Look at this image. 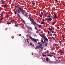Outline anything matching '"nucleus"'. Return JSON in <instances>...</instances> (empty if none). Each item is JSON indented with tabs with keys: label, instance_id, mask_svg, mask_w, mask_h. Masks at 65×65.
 I'll return each instance as SVG.
<instances>
[{
	"label": "nucleus",
	"instance_id": "nucleus-8",
	"mask_svg": "<svg viewBox=\"0 0 65 65\" xmlns=\"http://www.w3.org/2000/svg\"><path fill=\"white\" fill-rule=\"evenodd\" d=\"M47 56H49L50 57H52V56H53V55H49V54H47Z\"/></svg>",
	"mask_w": 65,
	"mask_h": 65
},
{
	"label": "nucleus",
	"instance_id": "nucleus-16",
	"mask_svg": "<svg viewBox=\"0 0 65 65\" xmlns=\"http://www.w3.org/2000/svg\"><path fill=\"white\" fill-rule=\"evenodd\" d=\"M42 44H39V46H40V47H41V46H42Z\"/></svg>",
	"mask_w": 65,
	"mask_h": 65
},
{
	"label": "nucleus",
	"instance_id": "nucleus-63",
	"mask_svg": "<svg viewBox=\"0 0 65 65\" xmlns=\"http://www.w3.org/2000/svg\"><path fill=\"white\" fill-rule=\"evenodd\" d=\"M34 12H35V13H36V11H34Z\"/></svg>",
	"mask_w": 65,
	"mask_h": 65
},
{
	"label": "nucleus",
	"instance_id": "nucleus-52",
	"mask_svg": "<svg viewBox=\"0 0 65 65\" xmlns=\"http://www.w3.org/2000/svg\"><path fill=\"white\" fill-rule=\"evenodd\" d=\"M31 55H33V53H31Z\"/></svg>",
	"mask_w": 65,
	"mask_h": 65
},
{
	"label": "nucleus",
	"instance_id": "nucleus-30",
	"mask_svg": "<svg viewBox=\"0 0 65 65\" xmlns=\"http://www.w3.org/2000/svg\"><path fill=\"white\" fill-rule=\"evenodd\" d=\"M42 21L43 22H44V21H45V20H44V19H43V20Z\"/></svg>",
	"mask_w": 65,
	"mask_h": 65
},
{
	"label": "nucleus",
	"instance_id": "nucleus-41",
	"mask_svg": "<svg viewBox=\"0 0 65 65\" xmlns=\"http://www.w3.org/2000/svg\"><path fill=\"white\" fill-rule=\"evenodd\" d=\"M62 37L63 38V40H64V37Z\"/></svg>",
	"mask_w": 65,
	"mask_h": 65
},
{
	"label": "nucleus",
	"instance_id": "nucleus-59",
	"mask_svg": "<svg viewBox=\"0 0 65 65\" xmlns=\"http://www.w3.org/2000/svg\"><path fill=\"white\" fill-rule=\"evenodd\" d=\"M52 30H53V29H50V31H52Z\"/></svg>",
	"mask_w": 65,
	"mask_h": 65
},
{
	"label": "nucleus",
	"instance_id": "nucleus-1",
	"mask_svg": "<svg viewBox=\"0 0 65 65\" xmlns=\"http://www.w3.org/2000/svg\"><path fill=\"white\" fill-rule=\"evenodd\" d=\"M29 37L30 38H31V40H32V41H34L35 42H37V41H36V39L35 38H32V37L30 36H29Z\"/></svg>",
	"mask_w": 65,
	"mask_h": 65
},
{
	"label": "nucleus",
	"instance_id": "nucleus-64",
	"mask_svg": "<svg viewBox=\"0 0 65 65\" xmlns=\"http://www.w3.org/2000/svg\"><path fill=\"white\" fill-rule=\"evenodd\" d=\"M50 36H52V35L51 34L50 35Z\"/></svg>",
	"mask_w": 65,
	"mask_h": 65
},
{
	"label": "nucleus",
	"instance_id": "nucleus-7",
	"mask_svg": "<svg viewBox=\"0 0 65 65\" xmlns=\"http://www.w3.org/2000/svg\"><path fill=\"white\" fill-rule=\"evenodd\" d=\"M21 12V13H22V14H23V15H24V16H26V15H26V14L25 13H24V11H23V12Z\"/></svg>",
	"mask_w": 65,
	"mask_h": 65
},
{
	"label": "nucleus",
	"instance_id": "nucleus-46",
	"mask_svg": "<svg viewBox=\"0 0 65 65\" xmlns=\"http://www.w3.org/2000/svg\"><path fill=\"white\" fill-rule=\"evenodd\" d=\"M40 36H41V37H42V36L40 34H39Z\"/></svg>",
	"mask_w": 65,
	"mask_h": 65
},
{
	"label": "nucleus",
	"instance_id": "nucleus-51",
	"mask_svg": "<svg viewBox=\"0 0 65 65\" xmlns=\"http://www.w3.org/2000/svg\"><path fill=\"white\" fill-rule=\"evenodd\" d=\"M59 58L60 59H61V57H59Z\"/></svg>",
	"mask_w": 65,
	"mask_h": 65
},
{
	"label": "nucleus",
	"instance_id": "nucleus-23",
	"mask_svg": "<svg viewBox=\"0 0 65 65\" xmlns=\"http://www.w3.org/2000/svg\"><path fill=\"white\" fill-rule=\"evenodd\" d=\"M41 37H42V38H43L44 39V38H45V37H44L43 36H42Z\"/></svg>",
	"mask_w": 65,
	"mask_h": 65
},
{
	"label": "nucleus",
	"instance_id": "nucleus-49",
	"mask_svg": "<svg viewBox=\"0 0 65 65\" xmlns=\"http://www.w3.org/2000/svg\"><path fill=\"white\" fill-rule=\"evenodd\" d=\"M57 29H58L59 28V27H57Z\"/></svg>",
	"mask_w": 65,
	"mask_h": 65
},
{
	"label": "nucleus",
	"instance_id": "nucleus-40",
	"mask_svg": "<svg viewBox=\"0 0 65 65\" xmlns=\"http://www.w3.org/2000/svg\"><path fill=\"white\" fill-rule=\"evenodd\" d=\"M15 26L16 27H18V25H17V24H15Z\"/></svg>",
	"mask_w": 65,
	"mask_h": 65
},
{
	"label": "nucleus",
	"instance_id": "nucleus-22",
	"mask_svg": "<svg viewBox=\"0 0 65 65\" xmlns=\"http://www.w3.org/2000/svg\"><path fill=\"white\" fill-rule=\"evenodd\" d=\"M17 10H16L15 13V14H17Z\"/></svg>",
	"mask_w": 65,
	"mask_h": 65
},
{
	"label": "nucleus",
	"instance_id": "nucleus-50",
	"mask_svg": "<svg viewBox=\"0 0 65 65\" xmlns=\"http://www.w3.org/2000/svg\"><path fill=\"white\" fill-rule=\"evenodd\" d=\"M30 45H32V43H30Z\"/></svg>",
	"mask_w": 65,
	"mask_h": 65
},
{
	"label": "nucleus",
	"instance_id": "nucleus-27",
	"mask_svg": "<svg viewBox=\"0 0 65 65\" xmlns=\"http://www.w3.org/2000/svg\"><path fill=\"white\" fill-rule=\"evenodd\" d=\"M11 22H14V20H11Z\"/></svg>",
	"mask_w": 65,
	"mask_h": 65
},
{
	"label": "nucleus",
	"instance_id": "nucleus-26",
	"mask_svg": "<svg viewBox=\"0 0 65 65\" xmlns=\"http://www.w3.org/2000/svg\"><path fill=\"white\" fill-rule=\"evenodd\" d=\"M34 37H37V35H36V34H35L34 35Z\"/></svg>",
	"mask_w": 65,
	"mask_h": 65
},
{
	"label": "nucleus",
	"instance_id": "nucleus-58",
	"mask_svg": "<svg viewBox=\"0 0 65 65\" xmlns=\"http://www.w3.org/2000/svg\"><path fill=\"white\" fill-rule=\"evenodd\" d=\"M59 43H61V41H59Z\"/></svg>",
	"mask_w": 65,
	"mask_h": 65
},
{
	"label": "nucleus",
	"instance_id": "nucleus-48",
	"mask_svg": "<svg viewBox=\"0 0 65 65\" xmlns=\"http://www.w3.org/2000/svg\"><path fill=\"white\" fill-rule=\"evenodd\" d=\"M55 1H56V2H58V1H57V0H55Z\"/></svg>",
	"mask_w": 65,
	"mask_h": 65
},
{
	"label": "nucleus",
	"instance_id": "nucleus-60",
	"mask_svg": "<svg viewBox=\"0 0 65 65\" xmlns=\"http://www.w3.org/2000/svg\"><path fill=\"white\" fill-rule=\"evenodd\" d=\"M3 14H2L1 15V16L2 17H3Z\"/></svg>",
	"mask_w": 65,
	"mask_h": 65
},
{
	"label": "nucleus",
	"instance_id": "nucleus-14",
	"mask_svg": "<svg viewBox=\"0 0 65 65\" xmlns=\"http://www.w3.org/2000/svg\"><path fill=\"white\" fill-rule=\"evenodd\" d=\"M17 14L18 15V17H19V18H21V16H20V15H19V13H18Z\"/></svg>",
	"mask_w": 65,
	"mask_h": 65
},
{
	"label": "nucleus",
	"instance_id": "nucleus-45",
	"mask_svg": "<svg viewBox=\"0 0 65 65\" xmlns=\"http://www.w3.org/2000/svg\"><path fill=\"white\" fill-rule=\"evenodd\" d=\"M27 41V42H28V44H30V43H29V42L28 41Z\"/></svg>",
	"mask_w": 65,
	"mask_h": 65
},
{
	"label": "nucleus",
	"instance_id": "nucleus-29",
	"mask_svg": "<svg viewBox=\"0 0 65 65\" xmlns=\"http://www.w3.org/2000/svg\"><path fill=\"white\" fill-rule=\"evenodd\" d=\"M29 29L30 30H32V28L30 27H29Z\"/></svg>",
	"mask_w": 65,
	"mask_h": 65
},
{
	"label": "nucleus",
	"instance_id": "nucleus-57",
	"mask_svg": "<svg viewBox=\"0 0 65 65\" xmlns=\"http://www.w3.org/2000/svg\"><path fill=\"white\" fill-rule=\"evenodd\" d=\"M44 56H45V57H46V55H44Z\"/></svg>",
	"mask_w": 65,
	"mask_h": 65
},
{
	"label": "nucleus",
	"instance_id": "nucleus-62",
	"mask_svg": "<svg viewBox=\"0 0 65 65\" xmlns=\"http://www.w3.org/2000/svg\"><path fill=\"white\" fill-rule=\"evenodd\" d=\"M62 37H64V35H62Z\"/></svg>",
	"mask_w": 65,
	"mask_h": 65
},
{
	"label": "nucleus",
	"instance_id": "nucleus-6",
	"mask_svg": "<svg viewBox=\"0 0 65 65\" xmlns=\"http://www.w3.org/2000/svg\"><path fill=\"white\" fill-rule=\"evenodd\" d=\"M19 9L20 10V11L21 12V13H22V12H23V10L21 8L19 7Z\"/></svg>",
	"mask_w": 65,
	"mask_h": 65
},
{
	"label": "nucleus",
	"instance_id": "nucleus-3",
	"mask_svg": "<svg viewBox=\"0 0 65 65\" xmlns=\"http://www.w3.org/2000/svg\"><path fill=\"white\" fill-rule=\"evenodd\" d=\"M29 20H30V21H32V20L33 21H34V20H33L32 18L31 19V17H30V16H29Z\"/></svg>",
	"mask_w": 65,
	"mask_h": 65
},
{
	"label": "nucleus",
	"instance_id": "nucleus-15",
	"mask_svg": "<svg viewBox=\"0 0 65 65\" xmlns=\"http://www.w3.org/2000/svg\"><path fill=\"white\" fill-rule=\"evenodd\" d=\"M7 24L8 25H9V24H11V23H9V22H8Z\"/></svg>",
	"mask_w": 65,
	"mask_h": 65
},
{
	"label": "nucleus",
	"instance_id": "nucleus-43",
	"mask_svg": "<svg viewBox=\"0 0 65 65\" xmlns=\"http://www.w3.org/2000/svg\"><path fill=\"white\" fill-rule=\"evenodd\" d=\"M19 36H22V35H21V34H20L19 35Z\"/></svg>",
	"mask_w": 65,
	"mask_h": 65
},
{
	"label": "nucleus",
	"instance_id": "nucleus-31",
	"mask_svg": "<svg viewBox=\"0 0 65 65\" xmlns=\"http://www.w3.org/2000/svg\"><path fill=\"white\" fill-rule=\"evenodd\" d=\"M44 23V22H41V24L42 25V24H43V23Z\"/></svg>",
	"mask_w": 65,
	"mask_h": 65
},
{
	"label": "nucleus",
	"instance_id": "nucleus-12",
	"mask_svg": "<svg viewBox=\"0 0 65 65\" xmlns=\"http://www.w3.org/2000/svg\"><path fill=\"white\" fill-rule=\"evenodd\" d=\"M17 11H18V13H20V10L19 9H18Z\"/></svg>",
	"mask_w": 65,
	"mask_h": 65
},
{
	"label": "nucleus",
	"instance_id": "nucleus-35",
	"mask_svg": "<svg viewBox=\"0 0 65 65\" xmlns=\"http://www.w3.org/2000/svg\"><path fill=\"white\" fill-rule=\"evenodd\" d=\"M55 23H56V22H55V21L54 22H53V24H55Z\"/></svg>",
	"mask_w": 65,
	"mask_h": 65
},
{
	"label": "nucleus",
	"instance_id": "nucleus-32",
	"mask_svg": "<svg viewBox=\"0 0 65 65\" xmlns=\"http://www.w3.org/2000/svg\"><path fill=\"white\" fill-rule=\"evenodd\" d=\"M41 14H43V13L42 12H41Z\"/></svg>",
	"mask_w": 65,
	"mask_h": 65
},
{
	"label": "nucleus",
	"instance_id": "nucleus-19",
	"mask_svg": "<svg viewBox=\"0 0 65 65\" xmlns=\"http://www.w3.org/2000/svg\"><path fill=\"white\" fill-rule=\"evenodd\" d=\"M53 36H57V34H54L53 35Z\"/></svg>",
	"mask_w": 65,
	"mask_h": 65
},
{
	"label": "nucleus",
	"instance_id": "nucleus-21",
	"mask_svg": "<svg viewBox=\"0 0 65 65\" xmlns=\"http://www.w3.org/2000/svg\"><path fill=\"white\" fill-rule=\"evenodd\" d=\"M44 15L45 17H46L47 16V15L45 14H44Z\"/></svg>",
	"mask_w": 65,
	"mask_h": 65
},
{
	"label": "nucleus",
	"instance_id": "nucleus-9",
	"mask_svg": "<svg viewBox=\"0 0 65 65\" xmlns=\"http://www.w3.org/2000/svg\"><path fill=\"white\" fill-rule=\"evenodd\" d=\"M1 1L3 4H4V1L3 0H1Z\"/></svg>",
	"mask_w": 65,
	"mask_h": 65
},
{
	"label": "nucleus",
	"instance_id": "nucleus-44",
	"mask_svg": "<svg viewBox=\"0 0 65 65\" xmlns=\"http://www.w3.org/2000/svg\"><path fill=\"white\" fill-rule=\"evenodd\" d=\"M39 16L40 17H42V15H39Z\"/></svg>",
	"mask_w": 65,
	"mask_h": 65
},
{
	"label": "nucleus",
	"instance_id": "nucleus-36",
	"mask_svg": "<svg viewBox=\"0 0 65 65\" xmlns=\"http://www.w3.org/2000/svg\"><path fill=\"white\" fill-rule=\"evenodd\" d=\"M41 26V25H39V28H40Z\"/></svg>",
	"mask_w": 65,
	"mask_h": 65
},
{
	"label": "nucleus",
	"instance_id": "nucleus-38",
	"mask_svg": "<svg viewBox=\"0 0 65 65\" xmlns=\"http://www.w3.org/2000/svg\"><path fill=\"white\" fill-rule=\"evenodd\" d=\"M52 38H53V39H55V38H54V37H52Z\"/></svg>",
	"mask_w": 65,
	"mask_h": 65
},
{
	"label": "nucleus",
	"instance_id": "nucleus-61",
	"mask_svg": "<svg viewBox=\"0 0 65 65\" xmlns=\"http://www.w3.org/2000/svg\"><path fill=\"white\" fill-rule=\"evenodd\" d=\"M6 16L7 17H8V15H6Z\"/></svg>",
	"mask_w": 65,
	"mask_h": 65
},
{
	"label": "nucleus",
	"instance_id": "nucleus-4",
	"mask_svg": "<svg viewBox=\"0 0 65 65\" xmlns=\"http://www.w3.org/2000/svg\"><path fill=\"white\" fill-rule=\"evenodd\" d=\"M31 23L33 24L34 26H35V25H36V23H35V22H33L32 21H31Z\"/></svg>",
	"mask_w": 65,
	"mask_h": 65
},
{
	"label": "nucleus",
	"instance_id": "nucleus-55",
	"mask_svg": "<svg viewBox=\"0 0 65 65\" xmlns=\"http://www.w3.org/2000/svg\"><path fill=\"white\" fill-rule=\"evenodd\" d=\"M29 39H27V41H28V40H29Z\"/></svg>",
	"mask_w": 65,
	"mask_h": 65
},
{
	"label": "nucleus",
	"instance_id": "nucleus-10",
	"mask_svg": "<svg viewBox=\"0 0 65 65\" xmlns=\"http://www.w3.org/2000/svg\"><path fill=\"white\" fill-rule=\"evenodd\" d=\"M55 16H54V18L55 19L57 18V15H56V14H54Z\"/></svg>",
	"mask_w": 65,
	"mask_h": 65
},
{
	"label": "nucleus",
	"instance_id": "nucleus-24",
	"mask_svg": "<svg viewBox=\"0 0 65 65\" xmlns=\"http://www.w3.org/2000/svg\"><path fill=\"white\" fill-rule=\"evenodd\" d=\"M47 46V43H46L45 45V46Z\"/></svg>",
	"mask_w": 65,
	"mask_h": 65
},
{
	"label": "nucleus",
	"instance_id": "nucleus-53",
	"mask_svg": "<svg viewBox=\"0 0 65 65\" xmlns=\"http://www.w3.org/2000/svg\"><path fill=\"white\" fill-rule=\"evenodd\" d=\"M38 44H40V43L38 42Z\"/></svg>",
	"mask_w": 65,
	"mask_h": 65
},
{
	"label": "nucleus",
	"instance_id": "nucleus-34",
	"mask_svg": "<svg viewBox=\"0 0 65 65\" xmlns=\"http://www.w3.org/2000/svg\"><path fill=\"white\" fill-rule=\"evenodd\" d=\"M40 47L41 49H43V47H42V46Z\"/></svg>",
	"mask_w": 65,
	"mask_h": 65
},
{
	"label": "nucleus",
	"instance_id": "nucleus-17",
	"mask_svg": "<svg viewBox=\"0 0 65 65\" xmlns=\"http://www.w3.org/2000/svg\"><path fill=\"white\" fill-rule=\"evenodd\" d=\"M3 6L4 7H7V5H4Z\"/></svg>",
	"mask_w": 65,
	"mask_h": 65
},
{
	"label": "nucleus",
	"instance_id": "nucleus-39",
	"mask_svg": "<svg viewBox=\"0 0 65 65\" xmlns=\"http://www.w3.org/2000/svg\"><path fill=\"white\" fill-rule=\"evenodd\" d=\"M25 16L26 17H26H27V18L28 17V15H27L25 14Z\"/></svg>",
	"mask_w": 65,
	"mask_h": 65
},
{
	"label": "nucleus",
	"instance_id": "nucleus-20",
	"mask_svg": "<svg viewBox=\"0 0 65 65\" xmlns=\"http://www.w3.org/2000/svg\"><path fill=\"white\" fill-rule=\"evenodd\" d=\"M60 52L61 53H63V52L62 51V50H60Z\"/></svg>",
	"mask_w": 65,
	"mask_h": 65
},
{
	"label": "nucleus",
	"instance_id": "nucleus-37",
	"mask_svg": "<svg viewBox=\"0 0 65 65\" xmlns=\"http://www.w3.org/2000/svg\"><path fill=\"white\" fill-rule=\"evenodd\" d=\"M48 34H50V31H48Z\"/></svg>",
	"mask_w": 65,
	"mask_h": 65
},
{
	"label": "nucleus",
	"instance_id": "nucleus-5",
	"mask_svg": "<svg viewBox=\"0 0 65 65\" xmlns=\"http://www.w3.org/2000/svg\"><path fill=\"white\" fill-rule=\"evenodd\" d=\"M48 21H51L52 20V19L51 18H48L47 19Z\"/></svg>",
	"mask_w": 65,
	"mask_h": 65
},
{
	"label": "nucleus",
	"instance_id": "nucleus-18",
	"mask_svg": "<svg viewBox=\"0 0 65 65\" xmlns=\"http://www.w3.org/2000/svg\"><path fill=\"white\" fill-rule=\"evenodd\" d=\"M22 20L23 21V22L24 23H25V21L23 20V19H22Z\"/></svg>",
	"mask_w": 65,
	"mask_h": 65
},
{
	"label": "nucleus",
	"instance_id": "nucleus-56",
	"mask_svg": "<svg viewBox=\"0 0 65 65\" xmlns=\"http://www.w3.org/2000/svg\"><path fill=\"white\" fill-rule=\"evenodd\" d=\"M32 4L33 5H35V4H34V3H32Z\"/></svg>",
	"mask_w": 65,
	"mask_h": 65
},
{
	"label": "nucleus",
	"instance_id": "nucleus-54",
	"mask_svg": "<svg viewBox=\"0 0 65 65\" xmlns=\"http://www.w3.org/2000/svg\"><path fill=\"white\" fill-rule=\"evenodd\" d=\"M50 15H48V18H50Z\"/></svg>",
	"mask_w": 65,
	"mask_h": 65
},
{
	"label": "nucleus",
	"instance_id": "nucleus-33",
	"mask_svg": "<svg viewBox=\"0 0 65 65\" xmlns=\"http://www.w3.org/2000/svg\"><path fill=\"white\" fill-rule=\"evenodd\" d=\"M44 43H46V41H45V40H44Z\"/></svg>",
	"mask_w": 65,
	"mask_h": 65
},
{
	"label": "nucleus",
	"instance_id": "nucleus-2",
	"mask_svg": "<svg viewBox=\"0 0 65 65\" xmlns=\"http://www.w3.org/2000/svg\"><path fill=\"white\" fill-rule=\"evenodd\" d=\"M46 61H47V62H48V61H49V62H52V61H50V60L49 59H48V58H47V57L46 58Z\"/></svg>",
	"mask_w": 65,
	"mask_h": 65
},
{
	"label": "nucleus",
	"instance_id": "nucleus-11",
	"mask_svg": "<svg viewBox=\"0 0 65 65\" xmlns=\"http://www.w3.org/2000/svg\"><path fill=\"white\" fill-rule=\"evenodd\" d=\"M44 39L46 41H48V39H47V38H46H46L45 37V38H44Z\"/></svg>",
	"mask_w": 65,
	"mask_h": 65
},
{
	"label": "nucleus",
	"instance_id": "nucleus-42",
	"mask_svg": "<svg viewBox=\"0 0 65 65\" xmlns=\"http://www.w3.org/2000/svg\"><path fill=\"white\" fill-rule=\"evenodd\" d=\"M1 20H3V18H1Z\"/></svg>",
	"mask_w": 65,
	"mask_h": 65
},
{
	"label": "nucleus",
	"instance_id": "nucleus-28",
	"mask_svg": "<svg viewBox=\"0 0 65 65\" xmlns=\"http://www.w3.org/2000/svg\"><path fill=\"white\" fill-rule=\"evenodd\" d=\"M35 28L36 30H37V31L38 30H37V28H36V27H35Z\"/></svg>",
	"mask_w": 65,
	"mask_h": 65
},
{
	"label": "nucleus",
	"instance_id": "nucleus-47",
	"mask_svg": "<svg viewBox=\"0 0 65 65\" xmlns=\"http://www.w3.org/2000/svg\"><path fill=\"white\" fill-rule=\"evenodd\" d=\"M52 33H54V31H52Z\"/></svg>",
	"mask_w": 65,
	"mask_h": 65
},
{
	"label": "nucleus",
	"instance_id": "nucleus-25",
	"mask_svg": "<svg viewBox=\"0 0 65 65\" xmlns=\"http://www.w3.org/2000/svg\"><path fill=\"white\" fill-rule=\"evenodd\" d=\"M41 42H42V43H44V42L43 41V40H41Z\"/></svg>",
	"mask_w": 65,
	"mask_h": 65
},
{
	"label": "nucleus",
	"instance_id": "nucleus-13",
	"mask_svg": "<svg viewBox=\"0 0 65 65\" xmlns=\"http://www.w3.org/2000/svg\"><path fill=\"white\" fill-rule=\"evenodd\" d=\"M40 46H38L36 47L37 48H38V49L40 48Z\"/></svg>",
	"mask_w": 65,
	"mask_h": 65
}]
</instances>
